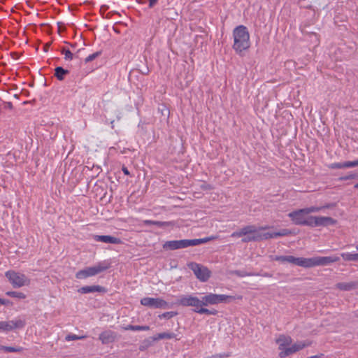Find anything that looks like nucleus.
<instances>
[{"label": "nucleus", "mask_w": 358, "mask_h": 358, "mask_svg": "<svg viewBox=\"0 0 358 358\" xmlns=\"http://www.w3.org/2000/svg\"><path fill=\"white\" fill-rule=\"evenodd\" d=\"M215 238V236H208L203 238H196V239H183V240H176V241H166L164 245V248H167L169 250H177L181 248H186L190 246L199 245L201 244L206 243L210 241L214 240Z\"/></svg>", "instance_id": "1"}, {"label": "nucleus", "mask_w": 358, "mask_h": 358, "mask_svg": "<svg viewBox=\"0 0 358 358\" xmlns=\"http://www.w3.org/2000/svg\"><path fill=\"white\" fill-rule=\"evenodd\" d=\"M233 48L236 53L244 56L246 51V27L243 25L236 27L233 31Z\"/></svg>", "instance_id": "2"}, {"label": "nucleus", "mask_w": 358, "mask_h": 358, "mask_svg": "<svg viewBox=\"0 0 358 358\" xmlns=\"http://www.w3.org/2000/svg\"><path fill=\"white\" fill-rule=\"evenodd\" d=\"M110 263L103 261L99 262L94 266L87 267L76 273V277L78 279H84L90 276L96 275L110 268Z\"/></svg>", "instance_id": "3"}, {"label": "nucleus", "mask_w": 358, "mask_h": 358, "mask_svg": "<svg viewBox=\"0 0 358 358\" xmlns=\"http://www.w3.org/2000/svg\"><path fill=\"white\" fill-rule=\"evenodd\" d=\"M5 276L14 288L28 286L30 284V279L27 275L14 270L6 271Z\"/></svg>", "instance_id": "4"}, {"label": "nucleus", "mask_w": 358, "mask_h": 358, "mask_svg": "<svg viewBox=\"0 0 358 358\" xmlns=\"http://www.w3.org/2000/svg\"><path fill=\"white\" fill-rule=\"evenodd\" d=\"M233 299H234V297L231 296L209 293L201 296V306H208L209 305H215L222 302H229Z\"/></svg>", "instance_id": "5"}, {"label": "nucleus", "mask_w": 358, "mask_h": 358, "mask_svg": "<svg viewBox=\"0 0 358 358\" xmlns=\"http://www.w3.org/2000/svg\"><path fill=\"white\" fill-rule=\"evenodd\" d=\"M189 268H190L196 277L201 282H206L210 277V271L206 266L195 263L191 262L188 264Z\"/></svg>", "instance_id": "6"}, {"label": "nucleus", "mask_w": 358, "mask_h": 358, "mask_svg": "<svg viewBox=\"0 0 358 358\" xmlns=\"http://www.w3.org/2000/svg\"><path fill=\"white\" fill-rule=\"evenodd\" d=\"M175 303L185 307H194L193 310L201 306V299L190 294L180 296Z\"/></svg>", "instance_id": "7"}, {"label": "nucleus", "mask_w": 358, "mask_h": 358, "mask_svg": "<svg viewBox=\"0 0 358 358\" xmlns=\"http://www.w3.org/2000/svg\"><path fill=\"white\" fill-rule=\"evenodd\" d=\"M266 228L267 227H262L257 229L255 226H248V241H262L271 238V237H267L268 235H271V232L263 231V230Z\"/></svg>", "instance_id": "8"}, {"label": "nucleus", "mask_w": 358, "mask_h": 358, "mask_svg": "<svg viewBox=\"0 0 358 358\" xmlns=\"http://www.w3.org/2000/svg\"><path fill=\"white\" fill-rule=\"evenodd\" d=\"M340 261V257L336 255L328 257H314L308 258V268L317 266H326Z\"/></svg>", "instance_id": "9"}, {"label": "nucleus", "mask_w": 358, "mask_h": 358, "mask_svg": "<svg viewBox=\"0 0 358 358\" xmlns=\"http://www.w3.org/2000/svg\"><path fill=\"white\" fill-rule=\"evenodd\" d=\"M141 304L151 308H169L168 303L161 298L144 297L141 299Z\"/></svg>", "instance_id": "10"}, {"label": "nucleus", "mask_w": 358, "mask_h": 358, "mask_svg": "<svg viewBox=\"0 0 358 358\" xmlns=\"http://www.w3.org/2000/svg\"><path fill=\"white\" fill-rule=\"evenodd\" d=\"M306 215L308 214L305 213L303 208L294 210L288 214L289 217L294 224L301 226H303Z\"/></svg>", "instance_id": "11"}, {"label": "nucleus", "mask_w": 358, "mask_h": 358, "mask_svg": "<svg viewBox=\"0 0 358 358\" xmlns=\"http://www.w3.org/2000/svg\"><path fill=\"white\" fill-rule=\"evenodd\" d=\"M117 333L111 330H106L99 334V339L102 344L107 345L115 342L117 339Z\"/></svg>", "instance_id": "12"}, {"label": "nucleus", "mask_w": 358, "mask_h": 358, "mask_svg": "<svg viewBox=\"0 0 358 358\" xmlns=\"http://www.w3.org/2000/svg\"><path fill=\"white\" fill-rule=\"evenodd\" d=\"M93 238L95 241L106 243L120 244L121 243V240L119 238L108 235H94Z\"/></svg>", "instance_id": "13"}, {"label": "nucleus", "mask_w": 358, "mask_h": 358, "mask_svg": "<svg viewBox=\"0 0 358 358\" xmlns=\"http://www.w3.org/2000/svg\"><path fill=\"white\" fill-rule=\"evenodd\" d=\"M315 222V225L316 227L334 225L336 224L337 221L331 217L316 216V220Z\"/></svg>", "instance_id": "14"}, {"label": "nucleus", "mask_w": 358, "mask_h": 358, "mask_svg": "<svg viewBox=\"0 0 358 358\" xmlns=\"http://www.w3.org/2000/svg\"><path fill=\"white\" fill-rule=\"evenodd\" d=\"M287 262L301 267L308 268V258L295 257L292 255H288L287 256Z\"/></svg>", "instance_id": "15"}, {"label": "nucleus", "mask_w": 358, "mask_h": 358, "mask_svg": "<svg viewBox=\"0 0 358 358\" xmlns=\"http://www.w3.org/2000/svg\"><path fill=\"white\" fill-rule=\"evenodd\" d=\"M107 292L104 287L100 285L84 286L78 289V292L81 294H87L92 292L106 293Z\"/></svg>", "instance_id": "16"}, {"label": "nucleus", "mask_w": 358, "mask_h": 358, "mask_svg": "<svg viewBox=\"0 0 358 358\" xmlns=\"http://www.w3.org/2000/svg\"><path fill=\"white\" fill-rule=\"evenodd\" d=\"M276 343L279 345L278 349L281 351L285 349L287 346L290 345L292 342V339L289 336L281 334L276 339Z\"/></svg>", "instance_id": "17"}, {"label": "nucleus", "mask_w": 358, "mask_h": 358, "mask_svg": "<svg viewBox=\"0 0 358 358\" xmlns=\"http://www.w3.org/2000/svg\"><path fill=\"white\" fill-rule=\"evenodd\" d=\"M357 283L355 282H338L336 284V287L340 290L350 291L357 287Z\"/></svg>", "instance_id": "18"}, {"label": "nucleus", "mask_w": 358, "mask_h": 358, "mask_svg": "<svg viewBox=\"0 0 358 358\" xmlns=\"http://www.w3.org/2000/svg\"><path fill=\"white\" fill-rule=\"evenodd\" d=\"M69 71L61 66H57L55 69V76L60 81L64 79V76L69 74Z\"/></svg>", "instance_id": "19"}, {"label": "nucleus", "mask_w": 358, "mask_h": 358, "mask_svg": "<svg viewBox=\"0 0 358 358\" xmlns=\"http://www.w3.org/2000/svg\"><path fill=\"white\" fill-rule=\"evenodd\" d=\"M333 205L332 204H327L325 206H319V207H317V206H310V207H308V208H303L304 210H305V213H307L308 215L310 214V213H317V212H320V210H322V209H324V208H329L331 207H332Z\"/></svg>", "instance_id": "20"}, {"label": "nucleus", "mask_w": 358, "mask_h": 358, "mask_svg": "<svg viewBox=\"0 0 358 358\" xmlns=\"http://www.w3.org/2000/svg\"><path fill=\"white\" fill-rule=\"evenodd\" d=\"M313 342L309 340L298 341L293 344L294 348L297 352L304 349L305 348L309 347L312 345Z\"/></svg>", "instance_id": "21"}, {"label": "nucleus", "mask_w": 358, "mask_h": 358, "mask_svg": "<svg viewBox=\"0 0 358 358\" xmlns=\"http://www.w3.org/2000/svg\"><path fill=\"white\" fill-rule=\"evenodd\" d=\"M296 352H297L296 350L294 348V345H292L290 347H287L285 350L280 352L278 355L280 358H285Z\"/></svg>", "instance_id": "22"}, {"label": "nucleus", "mask_w": 358, "mask_h": 358, "mask_svg": "<svg viewBox=\"0 0 358 358\" xmlns=\"http://www.w3.org/2000/svg\"><path fill=\"white\" fill-rule=\"evenodd\" d=\"M296 352H297L296 350L294 348V345H292L290 347H287L285 350L280 352L278 355L280 358H285Z\"/></svg>", "instance_id": "23"}, {"label": "nucleus", "mask_w": 358, "mask_h": 358, "mask_svg": "<svg viewBox=\"0 0 358 358\" xmlns=\"http://www.w3.org/2000/svg\"><path fill=\"white\" fill-rule=\"evenodd\" d=\"M292 234L291 231L287 229H281L278 232H271V235H268L267 237H271V238H274L280 236H285L290 235Z\"/></svg>", "instance_id": "24"}, {"label": "nucleus", "mask_w": 358, "mask_h": 358, "mask_svg": "<svg viewBox=\"0 0 358 358\" xmlns=\"http://www.w3.org/2000/svg\"><path fill=\"white\" fill-rule=\"evenodd\" d=\"M194 311L199 314H206L210 315H216L217 314V310L208 309L204 308L203 306H200L199 308H196V310H194Z\"/></svg>", "instance_id": "25"}, {"label": "nucleus", "mask_w": 358, "mask_h": 358, "mask_svg": "<svg viewBox=\"0 0 358 358\" xmlns=\"http://www.w3.org/2000/svg\"><path fill=\"white\" fill-rule=\"evenodd\" d=\"M0 350L5 352H22L24 350V348L22 347H10L0 345Z\"/></svg>", "instance_id": "26"}, {"label": "nucleus", "mask_w": 358, "mask_h": 358, "mask_svg": "<svg viewBox=\"0 0 358 358\" xmlns=\"http://www.w3.org/2000/svg\"><path fill=\"white\" fill-rule=\"evenodd\" d=\"M10 324L13 330L15 329H22L26 324L25 321L21 319L10 320Z\"/></svg>", "instance_id": "27"}, {"label": "nucleus", "mask_w": 358, "mask_h": 358, "mask_svg": "<svg viewBox=\"0 0 358 358\" xmlns=\"http://www.w3.org/2000/svg\"><path fill=\"white\" fill-rule=\"evenodd\" d=\"M341 257L345 261H353V262L358 261V253H354V254H351V253H348V252L342 253Z\"/></svg>", "instance_id": "28"}, {"label": "nucleus", "mask_w": 358, "mask_h": 358, "mask_svg": "<svg viewBox=\"0 0 358 358\" xmlns=\"http://www.w3.org/2000/svg\"><path fill=\"white\" fill-rule=\"evenodd\" d=\"M315 220H316V216L306 215V217L303 222V226H308L310 227H315Z\"/></svg>", "instance_id": "29"}, {"label": "nucleus", "mask_w": 358, "mask_h": 358, "mask_svg": "<svg viewBox=\"0 0 358 358\" xmlns=\"http://www.w3.org/2000/svg\"><path fill=\"white\" fill-rule=\"evenodd\" d=\"M61 52L64 55L65 60H72L74 57H78L76 55L73 54L69 50L65 48L62 49Z\"/></svg>", "instance_id": "30"}, {"label": "nucleus", "mask_w": 358, "mask_h": 358, "mask_svg": "<svg viewBox=\"0 0 358 358\" xmlns=\"http://www.w3.org/2000/svg\"><path fill=\"white\" fill-rule=\"evenodd\" d=\"M12 330L10 321H0V331H9Z\"/></svg>", "instance_id": "31"}, {"label": "nucleus", "mask_w": 358, "mask_h": 358, "mask_svg": "<svg viewBox=\"0 0 358 358\" xmlns=\"http://www.w3.org/2000/svg\"><path fill=\"white\" fill-rule=\"evenodd\" d=\"M6 294L8 296L14 297V298H18V299H22L26 298V295L24 293L20 292L9 291V292H7L6 293Z\"/></svg>", "instance_id": "32"}, {"label": "nucleus", "mask_w": 358, "mask_h": 358, "mask_svg": "<svg viewBox=\"0 0 358 358\" xmlns=\"http://www.w3.org/2000/svg\"><path fill=\"white\" fill-rule=\"evenodd\" d=\"M87 337V336L86 335L77 336L76 334H70L66 336L65 340L67 341H76V340H83V339L86 338Z\"/></svg>", "instance_id": "33"}, {"label": "nucleus", "mask_w": 358, "mask_h": 358, "mask_svg": "<svg viewBox=\"0 0 358 358\" xmlns=\"http://www.w3.org/2000/svg\"><path fill=\"white\" fill-rule=\"evenodd\" d=\"M176 334H174L173 332H171V333L163 332V333L158 334V338H159V340L160 339H171V338H176Z\"/></svg>", "instance_id": "34"}, {"label": "nucleus", "mask_w": 358, "mask_h": 358, "mask_svg": "<svg viewBox=\"0 0 358 358\" xmlns=\"http://www.w3.org/2000/svg\"><path fill=\"white\" fill-rule=\"evenodd\" d=\"M178 315V313L177 312H174V311H170V312H166V313H164L161 315H159V319H170V318H172L173 317L176 316Z\"/></svg>", "instance_id": "35"}, {"label": "nucleus", "mask_w": 358, "mask_h": 358, "mask_svg": "<svg viewBox=\"0 0 358 358\" xmlns=\"http://www.w3.org/2000/svg\"><path fill=\"white\" fill-rule=\"evenodd\" d=\"M152 341L150 339H145L144 340L142 343L139 346V350L140 351H145L147 350L149 347L152 345Z\"/></svg>", "instance_id": "36"}, {"label": "nucleus", "mask_w": 358, "mask_h": 358, "mask_svg": "<svg viewBox=\"0 0 358 358\" xmlns=\"http://www.w3.org/2000/svg\"><path fill=\"white\" fill-rule=\"evenodd\" d=\"M101 55V52L100 51H98L93 54H91L85 59V63L90 62L93 61L94 59H95L96 58H97L98 57H99Z\"/></svg>", "instance_id": "37"}, {"label": "nucleus", "mask_w": 358, "mask_h": 358, "mask_svg": "<svg viewBox=\"0 0 358 358\" xmlns=\"http://www.w3.org/2000/svg\"><path fill=\"white\" fill-rule=\"evenodd\" d=\"M122 329L125 331H127V330L140 331L139 325L129 324L125 327H122Z\"/></svg>", "instance_id": "38"}, {"label": "nucleus", "mask_w": 358, "mask_h": 358, "mask_svg": "<svg viewBox=\"0 0 358 358\" xmlns=\"http://www.w3.org/2000/svg\"><path fill=\"white\" fill-rule=\"evenodd\" d=\"M228 357H229V354L222 353V354H215V355L208 356L205 358H227Z\"/></svg>", "instance_id": "39"}, {"label": "nucleus", "mask_w": 358, "mask_h": 358, "mask_svg": "<svg viewBox=\"0 0 358 358\" xmlns=\"http://www.w3.org/2000/svg\"><path fill=\"white\" fill-rule=\"evenodd\" d=\"M331 169H344L345 168V162L343 163H334L330 165Z\"/></svg>", "instance_id": "40"}, {"label": "nucleus", "mask_w": 358, "mask_h": 358, "mask_svg": "<svg viewBox=\"0 0 358 358\" xmlns=\"http://www.w3.org/2000/svg\"><path fill=\"white\" fill-rule=\"evenodd\" d=\"M345 168H350L358 166V159L353 162H345Z\"/></svg>", "instance_id": "41"}, {"label": "nucleus", "mask_w": 358, "mask_h": 358, "mask_svg": "<svg viewBox=\"0 0 358 358\" xmlns=\"http://www.w3.org/2000/svg\"><path fill=\"white\" fill-rule=\"evenodd\" d=\"M246 234V228H243L240 232H234L232 234L233 237H240Z\"/></svg>", "instance_id": "42"}, {"label": "nucleus", "mask_w": 358, "mask_h": 358, "mask_svg": "<svg viewBox=\"0 0 358 358\" xmlns=\"http://www.w3.org/2000/svg\"><path fill=\"white\" fill-rule=\"evenodd\" d=\"M153 225H156L157 227H164V226H168L169 223L166 222H161V221H155V220H154Z\"/></svg>", "instance_id": "43"}, {"label": "nucleus", "mask_w": 358, "mask_h": 358, "mask_svg": "<svg viewBox=\"0 0 358 358\" xmlns=\"http://www.w3.org/2000/svg\"><path fill=\"white\" fill-rule=\"evenodd\" d=\"M273 259L282 263L287 262V256H275Z\"/></svg>", "instance_id": "44"}, {"label": "nucleus", "mask_w": 358, "mask_h": 358, "mask_svg": "<svg viewBox=\"0 0 358 358\" xmlns=\"http://www.w3.org/2000/svg\"><path fill=\"white\" fill-rule=\"evenodd\" d=\"M355 177H356L355 174H349V175L341 177L340 180H350V179H353Z\"/></svg>", "instance_id": "45"}, {"label": "nucleus", "mask_w": 358, "mask_h": 358, "mask_svg": "<svg viewBox=\"0 0 358 358\" xmlns=\"http://www.w3.org/2000/svg\"><path fill=\"white\" fill-rule=\"evenodd\" d=\"M158 0H149V8H153L157 3Z\"/></svg>", "instance_id": "46"}, {"label": "nucleus", "mask_w": 358, "mask_h": 358, "mask_svg": "<svg viewBox=\"0 0 358 358\" xmlns=\"http://www.w3.org/2000/svg\"><path fill=\"white\" fill-rule=\"evenodd\" d=\"M122 171L125 175L130 176V172L129 171L128 169L126 166H123L122 167Z\"/></svg>", "instance_id": "47"}, {"label": "nucleus", "mask_w": 358, "mask_h": 358, "mask_svg": "<svg viewBox=\"0 0 358 358\" xmlns=\"http://www.w3.org/2000/svg\"><path fill=\"white\" fill-rule=\"evenodd\" d=\"M153 223H154V220H145L143 221V224L145 225H151V224L153 225Z\"/></svg>", "instance_id": "48"}, {"label": "nucleus", "mask_w": 358, "mask_h": 358, "mask_svg": "<svg viewBox=\"0 0 358 358\" xmlns=\"http://www.w3.org/2000/svg\"><path fill=\"white\" fill-rule=\"evenodd\" d=\"M139 328H140V331H148L150 329L149 326H140L139 325Z\"/></svg>", "instance_id": "49"}, {"label": "nucleus", "mask_w": 358, "mask_h": 358, "mask_svg": "<svg viewBox=\"0 0 358 358\" xmlns=\"http://www.w3.org/2000/svg\"><path fill=\"white\" fill-rule=\"evenodd\" d=\"M8 301L6 299H3L0 298V304L1 305H7L8 303Z\"/></svg>", "instance_id": "50"}, {"label": "nucleus", "mask_w": 358, "mask_h": 358, "mask_svg": "<svg viewBox=\"0 0 358 358\" xmlns=\"http://www.w3.org/2000/svg\"><path fill=\"white\" fill-rule=\"evenodd\" d=\"M323 356H324V355L322 353H320V354L314 355V356H310V357H309V358H320Z\"/></svg>", "instance_id": "51"}, {"label": "nucleus", "mask_w": 358, "mask_h": 358, "mask_svg": "<svg viewBox=\"0 0 358 358\" xmlns=\"http://www.w3.org/2000/svg\"><path fill=\"white\" fill-rule=\"evenodd\" d=\"M151 339H152V341H151L152 342V341H157L159 340V338H158V334L157 335L152 336L151 338Z\"/></svg>", "instance_id": "52"}, {"label": "nucleus", "mask_w": 358, "mask_h": 358, "mask_svg": "<svg viewBox=\"0 0 358 358\" xmlns=\"http://www.w3.org/2000/svg\"><path fill=\"white\" fill-rule=\"evenodd\" d=\"M50 47V44L49 43H46L44 46V50L45 51H48V48Z\"/></svg>", "instance_id": "53"}, {"label": "nucleus", "mask_w": 358, "mask_h": 358, "mask_svg": "<svg viewBox=\"0 0 358 358\" xmlns=\"http://www.w3.org/2000/svg\"><path fill=\"white\" fill-rule=\"evenodd\" d=\"M355 188L358 189V182L356 185H355Z\"/></svg>", "instance_id": "54"}, {"label": "nucleus", "mask_w": 358, "mask_h": 358, "mask_svg": "<svg viewBox=\"0 0 358 358\" xmlns=\"http://www.w3.org/2000/svg\"><path fill=\"white\" fill-rule=\"evenodd\" d=\"M356 249L358 251V244L356 245Z\"/></svg>", "instance_id": "55"}, {"label": "nucleus", "mask_w": 358, "mask_h": 358, "mask_svg": "<svg viewBox=\"0 0 358 358\" xmlns=\"http://www.w3.org/2000/svg\"><path fill=\"white\" fill-rule=\"evenodd\" d=\"M11 106V103H9V105H8V107Z\"/></svg>", "instance_id": "56"}, {"label": "nucleus", "mask_w": 358, "mask_h": 358, "mask_svg": "<svg viewBox=\"0 0 358 358\" xmlns=\"http://www.w3.org/2000/svg\"><path fill=\"white\" fill-rule=\"evenodd\" d=\"M11 106V103H9V105H8V107Z\"/></svg>", "instance_id": "57"}, {"label": "nucleus", "mask_w": 358, "mask_h": 358, "mask_svg": "<svg viewBox=\"0 0 358 358\" xmlns=\"http://www.w3.org/2000/svg\"><path fill=\"white\" fill-rule=\"evenodd\" d=\"M247 37H248V40L249 39V34L248 33Z\"/></svg>", "instance_id": "58"}, {"label": "nucleus", "mask_w": 358, "mask_h": 358, "mask_svg": "<svg viewBox=\"0 0 358 358\" xmlns=\"http://www.w3.org/2000/svg\"><path fill=\"white\" fill-rule=\"evenodd\" d=\"M307 358H309V357H307Z\"/></svg>", "instance_id": "59"}]
</instances>
